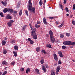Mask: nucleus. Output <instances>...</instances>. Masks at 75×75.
<instances>
[{
    "mask_svg": "<svg viewBox=\"0 0 75 75\" xmlns=\"http://www.w3.org/2000/svg\"><path fill=\"white\" fill-rule=\"evenodd\" d=\"M28 8L29 11L30 12H32L33 13H35V7H32V3H31V1L29 0L28 1Z\"/></svg>",
    "mask_w": 75,
    "mask_h": 75,
    "instance_id": "1",
    "label": "nucleus"
},
{
    "mask_svg": "<svg viewBox=\"0 0 75 75\" xmlns=\"http://www.w3.org/2000/svg\"><path fill=\"white\" fill-rule=\"evenodd\" d=\"M49 34L50 36L51 42H52V43H54V42L55 40L54 37V36H53L52 31L51 30L50 31Z\"/></svg>",
    "mask_w": 75,
    "mask_h": 75,
    "instance_id": "2",
    "label": "nucleus"
},
{
    "mask_svg": "<svg viewBox=\"0 0 75 75\" xmlns=\"http://www.w3.org/2000/svg\"><path fill=\"white\" fill-rule=\"evenodd\" d=\"M31 35L33 36V38L34 40L37 39V36L34 31H32L31 32Z\"/></svg>",
    "mask_w": 75,
    "mask_h": 75,
    "instance_id": "3",
    "label": "nucleus"
},
{
    "mask_svg": "<svg viewBox=\"0 0 75 75\" xmlns=\"http://www.w3.org/2000/svg\"><path fill=\"white\" fill-rule=\"evenodd\" d=\"M14 22V21H13L12 20H10L9 21V22L7 23V25L8 26V27H11V26L12 25V24Z\"/></svg>",
    "mask_w": 75,
    "mask_h": 75,
    "instance_id": "4",
    "label": "nucleus"
},
{
    "mask_svg": "<svg viewBox=\"0 0 75 75\" xmlns=\"http://www.w3.org/2000/svg\"><path fill=\"white\" fill-rule=\"evenodd\" d=\"M71 41H66L64 42H63V44L64 45H71Z\"/></svg>",
    "mask_w": 75,
    "mask_h": 75,
    "instance_id": "5",
    "label": "nucleus"
},
{
    "mask_svg": "<svg viewBox=\"0 0 75 75\" xmlns=\"http://www.w3.org/2000/svg\"><path fill=\"white\" fill-rule=\"evenodd\" d=\"M61 69V67L60 66H58L56 69V74H58V72H59V70H60V69Z\"/></svg>",
    "mask_w": 75,
    "mask_h": 75,
    "instance_id": "6",
    "label": "nucleus"
},
{
    "mask_svg": "<svg viewBox=\"0 0 75 75\" xmlns=\"http://www.w3.org/2000/svg\"><path fill=\"white\" fill-rule=\"evenodd\" d=\"M58 54L60 56V57H61V58H63L64 57V55L62 54V53L61 52L59 51L58 52Z\"/></svg>",
    "mask_w": 75,
    "mask_h": 75,
    "instance_id": "7",
    "label": "nucleus"
},
{
    "mask_svg": "<svg viewBox=\"0 0 75 75\" xmlns=\"http://www.w3.org/2000/svg\"><path fill=\"white\" fill-rule=\"evenodd\" d=\"M53 56L54 57V59L55 61H57L58 60V57L56 54L54 53L53 54Z\"/></svg>",
    "mask_w": 75,
    "mask_h": 75,
    "instance_id": "8",
    "label": "nucleus"
},
{
    "mask_svg": "<svg viewBox=\"0 0 75 75\" xmlns=\"http://www.w3.org/2000/svg\"><path fill=\"white\" fill-rule=\"evenodd\" d=\"M42 69L44 72H46V71H47V69H46V68H45V66L42 65Z\"/></svg>",
    "mask_w": 75,
    "mask_h": 75,
    "instance_id": "9",
    "label": "nucleus"
},
{
    "mask_svg": "<svg viewBox=\"0 0 75 75\" xmlns=\"http://www.w3.org/2000/svg\"><path fill=\"white\" fill-rule=\"evenodd\" d=\"M43 21L45 24V25H47V20L45 18V17H44L43 18Z\"/></svg>",
    "mask_w": 75,
    "mask_h": 75,
    "instance_id": "10",
    "label": "nucleus"
},
{
    "mask_svg": "<svg viewBox=\"0 0 75 75\" xmlns=\"http://www.w3.org/2000/svg\"><path fill=\"white\" fill-rule=\"evenodd\" d=\"M46 48H52V47L50 44H47L46 45Z\"/></svg>",
    "mask_w": 75,
    "mask_h": 75,
    "instance_id": "11",
    "label": "nucleus"
},
{
    "mask_svg": "<svg viewBox=\"0 0 75 75\" xmlns=\"http://www.w3.org/2000/svg\"><path fill=\"white\" fill-rule=\"evenodd\" d=\"M8 12H9L10 13H13V10L12 9L9 8L8 9Z\"/></svg>",
    "mask_w": 75,
    "mask_h": 75,
    "instance_id": "12",
    "label": "nucleus"
},
{
    "mask_svg": "<svg viewBox=\"0 0 75 75\" xmlns=\"http://www.w3.org/2000/svg\"><path fill=\"white\" fill-rule=\"evenodd\" d=\"M1 3L2 4H3V5H4V6H6L7 3V2L5 1L4 2V1H2L1 2Z\"/></svg>",
    "mask_w": 75,
    "mask_h": 75,
    "instance_id": "13",
    "label": "nucleus"
},
{
    "mask_svg": "<svg viewBox=\"0 0 75 75\" xmlns=\"http://www.w3.org/2000/svg\"><path fill=\"white\" fill-rule=\"evenodd\" d=\"M12 18L11 17V16H8L6 17V18L7 20H9V19H11Z\"/></svg>",
    "mask_w": 75,
    "mask_h": 75,
    "instance_id": "14",
    "label": "nucleus"
},
{
    "mask_svg": "<svg viewBox=\"0 0 75 75\" xmlns=\"http://www.w3.org/2000/svg\"><path fill=\"white\" fill-rule=\"evenodd\" d=\"M8 9L7 8H5L3 10L4 13H7V11H8Z\"/></svg>",
    "mask_w": 75,
    "mask_h": 75,
    "instance_id": "15",
    "label": "nucleus"
},
{
    "mask_svg": "<svg viewBox=\"0 0 75 75\" xmlns=\"http://www.w3.org/2000/svg\"><path fill=\"white\" fill-rule=\"evenodd\" d=\"M26 74H28V72H30V69L28 68L26 70Z\"/></svg>",
    "mask_w": 75,
    "mask_h": 75,
    "instance_id": "16",
    "label": "nucleus"
},
{
    "mask_svg": "<svg viewBox=\"0 0 75 75\" xmlns=\"http://www.w3.org/2000/svg\"><path fill=\"white\" fill-rule=\"evenodd\" d=\"M59 6L63 10V9H64V6L62 4H59Z\"/></svg>",
    "mask_w": 75,
    "mask_h": 75,
    "instance_id": "17",
    "label": "nucleus"
},
{
    "mask_svg": "<svg viewBox=\"0 0 75 75\" xmlns=\"http://www.w3.org/2000/svg\"><path fill=\"white\" fill-rule=\"evenodd\" d=\"M44 59H41L40 61L41 64H44Z\"/></svg>",
    "mask_w": 75,
    "mask_h": 75,
    "instance_id": "18",
    "label": "nucleus"
},
{
    "mask_svg": "<svg viewBox=\"0 0 75 75\" xmlns=\"http://www.w3.org/2000/svg\"><path fill=\"white\" fill-rule=\"evenodd\" d=\"M13 52L14 54V55L15 57H17V52L14 51H13Z\"/></svg>",
    "mask_w": 75,
    "mask_h": 75,
    "instance_id": "19",
    "label": "nucleus"
},
{
    "mask_svg": "<svg viewBox=\"0 0 75 75\" xmlns=\"http://www.w3.org/2000/svg\"><path fill=\"white\" fill-rule=\"evenodd\" d=\"M71 43H70V45H75V42H71Z\"/></svg>",
    "mask_w": 75,
    "mask_h": 75,
    "instance_id": "20",
    "label": "nucleus"
},
{
    "mask_svg": "<svg viewBox=\"0 0 75 75\" xmlns=\"http://www.w3.org/2000/svg\"><path fill=\"white\" fill-rule=\"evenodd\" d=\"M6 43V42L5 40H3L2 41V45H5Z\"/></svg>",
    "mask_w": 75,
    "mask_h": 75,
    "instance_id": "21",
    "label": "nucleus"
},
{
    "mask_svg": "<svg viewBox=\"0 0 75 75\" xmlns=\"http://www.w3.org/2000/svg\"><path fill=\"white\" fill-rule=\"evenodd\" d=\"M40 47H38L36 49V51H37V52L40 51Z\"/></svg>",
    "mask_w": 75,
    "mask_h": 75,
    "instance_id": "22",
    "label": "nucleus"
},
{
    "mask_svg": "<svg viewBox=\"0 0 75 75\" xmlns=\"http://www.w3.org/2000/svg\"><path fill=\"white\" fill-rule=\"evenodd\" d=\"M35 27L36 28H39L40 27V25H37V24H35Z\"/></svg>",
    "mask_w": 75,
    "mask_h": 75,
    "instance_id": "23",
    "label": "nucleus"
},
{
    "mask_svg": "<svg viewBox=\"0 0 75 75\" xmlns=\"http://www.w3.org/2000/svg\"><path fill=\"white\" fill-rule=\"evenodd\" d=\"M3 65H7L8 64V63H7V62L6 61H4L2 63Z\"/></svg>",
    "mask_w": 75,
    "mask_h": 75,
    "instance_id": "24",
    "label": "nucleus"
},
{
    "mask_svg": "<svg viewBox=\"0 0 75 75\" xmlns=\"http://www.w3.org/2000/svg\"><path fill=\"white\" fill-rule=\"evenodd\" d=\"M42 1L41 0H40V2H39V4L40 6H42Z\"/></svg>",
    "mask_w": 75,
    "mask_h": 75,
    "instance_id": "25",
    "label": "nucleus"
},
{
    "mask_svg": "<svg viewBox=\"0 0 75 75\" xmlns=\"http://www.w3.org/2000/svg\"><path fill=\"white\" fill-rule=\"evenodd\" d=\"M26 27H27V25H25L22 28V30H23V31H24L25 29V28H26Z\"/></svg>",
    "mask_w": 75,
    "mask_h": 75,
    "instance_id": "26",
    "label": "nucleus"
},
{
    "mask_svg": "<svg viewBox=\"0 0 75 75\" xmlns=\"http://www.w3.org/2000/svg\"><path fill=\"white\" fill-rule=\"evenodd\" d=\"M10 42L13 44V43H15L16 42V41L14 40H13L10 41Z\"/></svg>",
    "mask_w": 75,
    "mask_h": 75,
    "instance_id": "27",
    "label": "nucleus"
},
{
    "mask_svg": "<svg viewBox=\"0 0 75 75\" xmlns=\"http://www.w3.org/2000/svg\"><path fill=\"white\" fill-rule=\"evenodd\" d=\"M18 46L17 45L15 46L14 49L15 50H18Z\"/></svg>",
    "mask_w": 75,
    "mask_h": 75,
    "instance_id": "28",
    "label": "nucleus"
},
{
    "mask_svg": "<svg viewBox=\"0 0 75 75\" xmlns=\"http://www.w3.org/2000/svg\"><path fill=\"white\" fill-rule=\"evenodd\" d=\"M17 11H13V15L14 16H16L17 15Z\"/></svg>",
    "mask_w": 75,
    "mask_h": 75,
    "instance_id": "29",
    "label": "nucleus"
},
{
    "mask_svg": "<svg viewBox=\"0 0 75 75\" xmlns=\"http://www.w3.org/2000/svg\"><path fill=\"white\" fill-rule=\"evenodd\" d=\"M22 14V10H21L20 11L19 15V16H21Z\"/></svg>",
    "mask_w": 75,
    "mask_h": 75,
    "instance_id": "30",
    "label": "nucleus"
},
{
    "mask_svg": "<svg viewBox=\"0 0 75 75\" xmlns=\"http://www.w3.org/2000/svg\"><path fill=\"white\" fill-rule=\"evenodd\" d=\"M51 75H55V73L52 71H51Z\"/></svg>",
    "mask_w": 75,
    "mask_h": 75,
    "instance_id": "31",
    "label": "nucleus"
},
{
    "mask_svg": "<svg viewBox=\"0 0 75 75\" xmlns=\"http://www.w3.org/2000/svg\"><path fill=\"white\" fill-rule=\"evenodd\" d=\"M31 28V30L33 31H34L35 32V31H36V29L35 28H34V29H33V28L32 27H31V28Z\"/></svg>",
    "mask_w": 75,
    "mask_h": 75,
    "instance_id": "32",
    "label": "nucleus"
},
{
    "mask_svg": "<svg viewBox=\"0 0 75 75\" xmlns=\"http://www.w3.org/2000/svg\"><path fill=\"white\" fill-rule=\"evenodd\" d=\"M35 71L36 72H37V74H40V72H39V70L38 69H35Z\"/></svg>",
    "mask_w": 75,
    "mask_h": 75,
    "instance_id": "33",
    "label": "nucleus"
},
{
    "mask_svg": "<svg viewBox=\"0 0 75 75\" xmlns=\"http://www.w3.org/2000/svg\"><path fill=\"white\" fill-rule=\"evenodd\" d=\"M25 11V13L26 14V15H27V16H28V11H27V10H26Z\"/></svg>",
    "mask_w": 75,
    "mask_h": 75,
    "instance_id": "34",
    "label": "nucleus"
},
{
    "mask_svg": "<svg viewBox=\"0 0 75 75\" xmlns=\"http://www.w3.org/2000/svg\"><path fill=\"white\" fill-rule=\"evenodd\" d=\"M0 15L2 17H4V15L3 14V13H2V12H1L0 13Z\"/></svg>",
    "mask_w": 75,
    "mask_h": 75,
    "instance_id": "35",
    "label": "nucleus"
},
{
    "mask_svg": "<svg viewBox=\"0 0 75 75\" xmlns=\"http://www.w3.org/2000/svg\"><path fill=\"white\" fill-rule=\"evenodd\" d=\"M60 37L61 38H64V36L63 35V34H60Z\"/></svg>",
    "mask_w": 75,
    "mask_h": 75,
    "instance_id": "36",
    "label": "nucleus"
},
{
    "mask_svg": "<svg viewBox=\"0 0 75 75\" xmlns=\"http://www.w3.org/2000/svg\"><path fill=\"white\" fill-rule=\"evenodd\" d=\"M70 33H67L66 34V35L67 37H69V36H70Z\"/></svg>",
    "mask_w": 75,
    "mask_h": 75,
    "instance_id": "37",
    "label": "nucleus"
},
{
    "mask_svg": "<svg viewBox=\"0 0 75 75\" xmlns=\"http://www.w3.org/2000/svg\"><path fill=\"white\" fill-rule=\"evenodd\" d=\"M4 54H7V51H6V50H4Z\"/></svg>",
    "mask_w": 75,
    "mask_h": 75,
    "instance_id": "38",
    "label": "nucleus"
},
{
    "mask_svg": "<svg viewBox=\"0 0 75 75\" xmlns=\"http://www.w3.org/2000/svg\"><path fill=\"white\" fill-rule=\"evenodd\" d=\"M20 70L21 71H22V72L24 71V68H21L20 69Z\"/></svg>",
    "mask_w": 75,
    "mask_h": 75,
    "instance_id": "39",
    "label": "nucleus"
},
{
    "mask_svg": "<svg viewBox=\"0 0 75 75\" xmlns=\"http://www.w3.org/2000/svg\"><path fill=\"white\" fill-rule=\"evenodd\" d=\"M7 71H5L4 72V73L2 74V75H6V74H7Z\"/></svg>",
    "mask_w": 75,
    "mask_h": 75,
    "instance_id": "40",
    "label": "nucleus"
},
{
    "mask_svg": "<svg viewBox=\"0 0 75 75\" xmlns=\"http://www.w3.org/2000/svg\"><path fill=\"white\" fill-rule=\"evenodd\" d=\"M66 48H67V47L64 45H63L62 47V49H65Z\"/></svg>",
    "mask_w": 75,
    "mask_h": 75,
    "instance_id": "41",
    "label": "nucleus"
},
{
    "mask_svg": "<svg viewBox=\"0 0 75 75\" xmlns=\"http://www.w3.org/2000/svg\"><path fill=\"white\" fill-rule=\"evenodd\" d=\"M30 44H34V41H33L31 40V41L30 42Z\"/></svg>",
    "mask_w": 75,
    "mask_h": 75,
    "instance_id": "42",
    "label": "nucleus"
},
{
    "mask_svg": "<svg viewBox=\"0 0 75 75\" xmlns=\"http://www.w3.org/2000/svg\"><path fill=\"white\" fill-rule=\"evenodd\" d=\"M66 10L67 11V12H69V10L68 9V7H66Z\"/></svg>",
    "mask_w": 75,
    "mask_h": 75,
    "instance_id": "43",
    "label": "nucleus"
},
{
    "mask_svg": "<svg viewBox=\"0 0 75 75\" xmlns=\"http://www.w3.org/2000/svg\"><path fill=\"white\" fill-rule=\"evenodd\" d=\"M72 9L73 10H75V4L73 5Z\"/></svg>",
    "mask_w": 75,
    "mask_h": 75,
    "instance_id": "44",
    "label": "nucleus"
},
{
    "mask_svg": "<svg viewBox=\"0 0 75 75\" xmlns=\"http://www.w3.org/2000/svg\"><path fill=\"white\" fill-rule=\"evenodd\" d=\"M72 23L73 25H75V21H72Z\"/></svg>",
    "mask_w": 75,
    "mask_h": 75,
    "instance_id": "45",
    "label": "nucleus"
},
{
    "mask_svg": "<svg viewBox=\"0 0 75 75\" xmlns=\"http://www.w3.org/2000/svg\"><path fill=\"white\" fill-rule=\"evenodd\" d=\"M64 25V23H62L61 25L59 26V27H62Z\"/></svg>",
    "mask_w": 75,
    "mask_h": 75,
    "instance_id": "46",
    "label": "nucleus"
},
{
    "mask_svg": "<svg viewBox=\"0 0 75 75\" xmlns=\"http://www.w3.org/2000/svg\"><path fill=\"white\" fill-rule=\"evenodd\" d=\"M45 67H46V68H49V67H48V64H46Z\"/></svg>",
    "mask_w": 75,
    "mask_h": 75,
    "instance_id": "47",
    "label": "nucleus"
},
{
    "mask_svg": "<svg viewBox=\"0 0 75 75\" xmlns=\"http://www.w3.org/2000/svg\"><path fill=\"white\" fill-rule=\"evenodd\" d=\"M37 24H41V22L40 21H38L37 22Z\"/></svg>",
    "mask_w": 75,
    "mask_h": 75,
    "instance_id": "48",
    "label": "nucleus"
},
{
    "mask_svg": "<svg viewBox=\"0 0 75 75\" xmlns=\"http://www.w3.org/2000/svg\"><path fill=\"white\" fill-rule=\"evenodd\" d=\"M11 65H14V64H15V62H11Z\"/></svg>",
    "mask_w": 75,
    "mask_h": 75,
    "instance_id": "49",
    "label": "nucleus"
},
{
    "mask_svg": "<svg viewBox=\"0 0 75 75\" xmlns=\"http://www.w3.org/2000/svg\"><path fill=\"white\" fill-rule=\"evenodd\" d=\"M58 64H61V61L60 60H59L58 61Z\"/></svg>",
    "mask_w": 75,
    "mask_h": 75,
    "instance_id": "50",
    "label": "nucleus"
},
{
    "mask_svg": "<svg viewBox=\"0 0 75 75\" xmlns=\"http://www.w3.org/2000/svg\"><path fill=\"white\" fill-rule=\"evenodd\" d=\"M28 41H30V42L32 40L30 38H28Z\"/></svg>",
    "mask_w": 75,
    "mask_h": 75,
    "instance_id": "51",
    "label": "nucleus"
},
{
    "mask_svg": "<svg viewBox=\"0 0 75 75\" xmlns=\"http://www.w3.org/2000/svg\"><path fill=\"white\" fill-rule=\"evenodd\" d=\"M49 18H50V19H53V18H54V17H49Z\"/></svg>",
    "mask_w": 75,
    "mask_h": 75,
    "instance_id": "52",
    "label": "nucleus"
},
{
    "mask_svg": "<svg viewBox=\"0 0 75 75\" xmlns=\"http://www.w3.org/2000/svg\"><path fill=\"white\" fill-rule=\"evenodd\" d=\"M46 36L47 37H49V35L48 34H46Z\"/></svg>",
    "mask_w": 75,
    "mask_h": 75,
    "instance_id": "53",
    "label": "nucleus"
},
{
    "mask_svg": "<svg viewBox=\"0 0 75 75\" xmlns=\"http://www.w3.org/2000/svg\"><path fill=\"white\" fill-rule=\"evenodd\" d=\"M4 40H5V41H7V38H5L4 39Z\"/></svg>",
    "mask_w": 75,
    "mask_h": 75,
    "instance_id": "54",
    "label": "nucleus"
},
{
    "mask_svg": "<svg viewBox=\"0 0 75 75\" xmlns=\"http://www.w3.org/2000/svg\"><path fill=\"white\" fill-rule=\"evenodd\" d=\"M44 5H45V3L46 2V0H44Z\"/></svg>",
    "mask_w": 75,
    "mask_h": 75,
    "instance_id": "55",
    "label": "nucleus"
},
{
    "mask_svg": "<svg viewBox=\"0 0 75 75\" xmlns=\"http://www.w3.org/2000/svg\"><path fill=\"white\" fill-rule=\"evenodd\" d=\"M43 53L45 54H47V52H45H45H44Z\"/></svg>",
    "mask_w": 75,
    "mask_h": 75,
    "instance_id": "56",
    "label": "nucleus"
},
{
    "mask_svg": "<svg viewBox=\"0 0 75 75\" xmlns=\"http://www.w3.org/2000/svg\"><path fill=\"white\" fill-rule=\"evenodd\" d=\"M45 50H42V52H43V53H44V52H45Z\"/></svg>",
    "mask_w": 75,
    "mask_h": 75,
    "instance_id": "57",
    "label": "nucleus"
},
{
    "mask_svg": "<svg viewBox=\"0 0 75 75\" xmlns=\"http://www.w3.org/2000/svg\"><path fill=\"white\" fill-rule=\"evenodd\" d=\"M29 25L30 26V28L32 27V26H31V24H29Z\"/></svg>",
    "mask_w": 75,
    "mask_h": 75,
    "instance_id": "58",
    "label": "nucleus"
},
{
    "mask_svg": "<svg viewBox=\"0 0 75 75\" xmlns=\"http://www.w3.org/2000/svg\"><path fill=\"white\" fill-rule=\"evenodd\" d=\"M64 4H65L66 3V1H64Z\"/></svg>",
    "mask_w": 75,
    "mask_h": 75,
    "instance_id": "59",
    "label": "nucleus"
},
{
    "mask_svg": "<svg viewBox=\"0 0 75 75\" xmlns=\"http://www.w3.org/2000/svg\"><path fill=\"white\" fill-rule=\"evenodd\" d=\"M55 23L56 24H58V22H56Z\"/></svg>",
    "mask_w": 75,
    "mask_h": 75,
    "instance_id": "60",
    "label": "nucleus"
},
{
    "mask_svg": "<svg viewBox=\"0 0 75 75\" xmlns=\"http://www.w3.org/2000/svg\"><path fill=\"white\" fill-rule=\"evenodd\" d=\"M72 61L73 62H75V61H74V60H72Z\"/></svg>",
    "mask_w": 75,
    "mask_h": 75,
    "instance_id": "61",
    "label": "nucleus"
},
{
    "mask_svg": "<svg viewBox=\"0 0 75 75\" xmlns=\"http://www.w3.org/2000/svg\"><path fill=\"white\" fill-rule=\"evenodd\" d=\"M69 14L68 13L66 15V16H69Z\"/></svg>",
    "mask_w": 75,
    "mask_h": 75,
    "instance_id": "62",
    "label": "nucleus"
},
{
    "mask_svg": "<svg viewBox=\"0 0 75 75\" xmlns=\"http://www.w3.org/2000/svg\"><path fill=\"white\" fill-rule=\"evenodd\" d=\"M73 47H73L72 46L70 47V48H73Z\"/></svg>",
    "mask_w": 75,
    "mask_h": 75,
    "instance_id": "63",
    "label": "nucleus"
},
{
    "mask_svg": "<svg viewBox=\"0 0 75 75\" xmlns=\"http://www.w3.org/2000/svg\"><path fill=\"white\" fill-rule=\"evenodd\" d=\"M57 42H60V41L59 40H57Z\"/></svg>",
    "mask_w": 75,
    "mask_h": 75,
    "instance_id": "64",
    "label": "nucleus"
}]
</instances>
